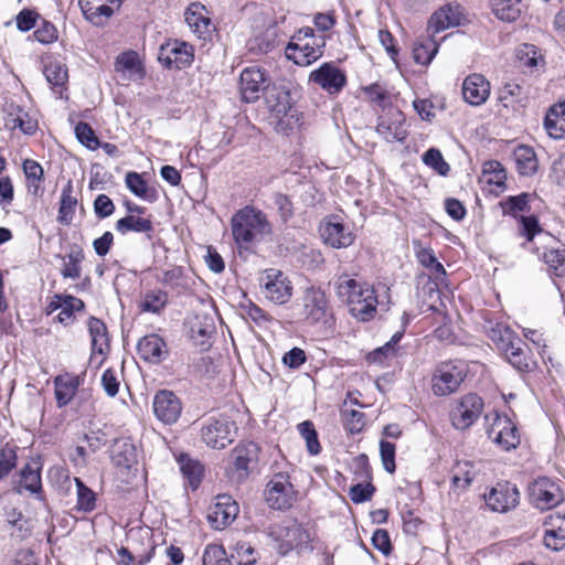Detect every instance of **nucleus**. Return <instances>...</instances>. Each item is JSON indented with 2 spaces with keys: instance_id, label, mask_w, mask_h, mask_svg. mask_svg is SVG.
I'll return each instance as SVG.
<instances>
[{
  "instance_id": "f257e3e1",
  "label": "nucleus",
  "mask_w": 565,
  "mask_h": 565,
  "mask_svg": "<svg viewBox=\"0 0 565 565\" xmlns=\"http://www.w3.org/2000/svg\"><path fill=\"white\" fill-rule=\"evenodd\" d=\"M337 295L347 302L350 313L361 321H369L376 312L377 298L373 287L359 284L348 276L339 277Z\"/></svg>"
},
{
  "instance_id": "f03ea898",
  "label": "nucleus",
  "mask_w": 565,
  "mask_h": 565,
  "mask_svg": "<svg viewBox=\"0 0 565 565\" xmlns=\"http://www.w3.org/2000/svg\"><path fill=\"white\" fill-rule=\"evenodd\" d=\"M232 233L236 243H260L271 234V225L265 213L245 206L232 217Z\"/></svg>"
},
{
  "instance_id": "7ed1b4c3",
  "label": "nucleus",
  "mask_w": 565,
  "mask_h": 565,
  "mask_svg": "<svg viewBox=\"0 0 565 565\" xmlns=\"http://www.w3.org/2000/svg\"><path fill=\"white\" fill-rule=\"evenodd\" d=\"M269 118L277 132L289 135L300 125V114L292 106L291 95L285 87H273L266 96Z\"/></svg>"
},
{
  "instance_id": "20e7f679",
  "label": "nucleus",
  "mask_w": 565,
  "mask_h": 565,
  "mask_svg": "<svg viewBox=\"0 0 565 565\" xmlns=\"http://www.w3.org/2000/svg\"><path fill=\"white\" fill-rule=\"evenodd\" d=\"M270 536L275 541V548L280 555L292 550L307 547L311 541L310 533L301 524L289 520L270 529Z\"/></svg>"
},
{
  "instance_id": "39448f33",
  "label": "nucleus",
  "mask_w": 565,
  "mask_h": 565,
  "mask_svg": "<svg viewBox=\"0 0 565 565\" xmlns=\"http://www.w3.org/2000/svg\"><path fill=\"white\" fill-rule=\"evenodd\" d=\"M237 427L227 416L209 418L201 428L202 441L213 449H224L234 441Z\"/></svg>"
},
{
  "instance_id": "423d86ee",
  "label": "nucleus",
  "mask_w": 565,
  "mask_h": 565,
  "mask_svg": "<svg viewBox=\"0 0 565 565\" xmlns=\"http://www.w3.org/2000/svg\"><path fill=\"white\" fill-rule=\"evenodd\" d=\"M274 466V475L267 483L265 490V499L268 505L275 510L289 509L296 498L294 486L290 482L288 471L276 470Z\"/></svg>"
},
{
  "instance_id": "0eeeda50",
  "label": "nucleus",
  "mask_w": 565,
  "mask_h": 565,
  "mask_svg": "<svg viewBox=\"0 0 565 565\" xmlns=\"http://www.w3.org/2000/svg\"><path fill=\"white\" fill-rule=\"evenodd\" d=\"M467 375L461 362H445L437 366L431 377V388L437 396H447L455 393Z\"/></svg>"
},
{
  "instance_id": "6e6552de",
  "label": "nucleus",
  "mask_w": 565,
  "mask_h": 565,
  "mask_svg": "<svg viewBox=\"0 0 565 565\" xmlns=\"http://www.w3.org/2000/svg\"><path fill=\"white\" fill-rule=\"evenodd\" d=\"M302 301V316L308 324H328L332 318V310L324 291L318 287L306 288Z\"/></svg>"
},
{
  "instance_id": "1a4fd4ad",
  "label": "nucleus",
  "mask_w": 565,
  "mask_h": 565,
  "mask_svg": "<svg viewBox=\"0 0 565 565\" xmlns=\"http://www.w3.org/2000/svg\"><path fill=\"white\" fill-rule=\"evenodd\" d=\"M265 298L276 305H285L292 297V284L288 276L279 269H265L259 278Z\"/></svg>"
},
{
  "instance_id": "9d476101",
  "label": "nucleus",
  "mask_w": 565,
  "mask_h": 565,
  "mask_svg": "<svg viewBox=\"0 0 565 565\" xmlns=\"http://www.w3.org/2000/svg\"><path fill=\"white\" fill-rule=\"evenodd\" d=\"M158 60L168 68L183 70L192 64L194 47L183 41L170 40L160 46Z\"/></svg>"
},
{
  "instance_id": "9b49d317",
  "label": "nucleus",
  "mask_w": 565,
  "mask_h": 565,
  "mask_svg": "<svg viewBox=\"0 0 565 565\" xmlns=\"http://www.w3.org/2000/svg\"><path fill=\"white\" fill-rule=\"evenodd\" d=\"M529 490L532 503L541 510L553 509L564 500L559 486L546 477L534 480Z\"/></svg>"
},
{
  "instance_id": "f8f14e48",
  "label": "nucleus",
  "mask_w": 565,
  "mask_h": 565,
  "mask_svg": "<svg viewBox=\"0 0 565 565\" xmlns=\"http://www.w3.org/2000/svg\"><path fill=\"white\" fill-rule=\"evenodd\" d=\"M309 82L329 95H338L347 85V75L332 62H324L309 75Z\"/></svg>"
},
{
  "instance_id": "ddd939ff",
  "label": "nucleus",
  "mask_w": 565,
  "mask_h": 565,
  "mask_svg": "<svg viewBox=\"0 0 565 565\" xmlns=\"http://www.w3.org/2000/svg\"><path fill=\"white\" fill-rule=\"evenodd\" d=\"M326 38L313 39V42L290 41L286 46V57L299 66H308L319 60L324 52Z\"/></svg>"
},
{
  "instance_id": "4468645a",
  "label": "nucleus",
  "mask_w": 565,
  "mask_h": 565,
  "mask_svg": "<svg viewBox=\"0 0 565 565\" xmlns=\"http://www.w3.org/2000/svg\"><path fill=\"white\" fill-rule=\"evenodd\" d=\"M484 501L492 511L504 513L516 508L520 502V492L514 483L498 482L484 494Z\"/></svg>"
},
{
  "instance_id": "2eb2a0df",
  "label": "nucleus",
  "mask_w": 565,
  "mask_h": 565,
  "mask_svg": "<svg viewBox=\"0 0 565 565\" xmlns=\"http://www.w3.org/2000/svg\"><path fill=\"white\" fill-rule=\"evenodd\" d=\"M483 401L477 394L465 395L450 413L452 425L460 430L469 428L481 415Z\"/></svg>"
},
{
  "instance_id": "dca6fc26",
  "label": "nucleus",
  "mask_w": 565,
  "mask_h": 565,
  "mask_svg": "<svg viewBox=\"0 0 565 565\" xmlns=\"http://www.w3.org/2000/svg\"><path fill=\"white\" fill-rule=\"evenodd\" d=\"M376 131L387 142H403L407 138V129L405 127L404 114L391 108L384 115L379 117Z\"/></svg>"
},
{
  "instance_id": "f3484780",
  "label": "nucleus",
  "mask_w": 565,
  "mask_h": 565,
  "mask_svg": "<svg viewBox=\"0 0 565 565\" xmlns=\"http://www.w3.org/2000/svg\"><path fill=\"white\" fill-rule=\"evenodd\" d=\"M152 407L156 417L166 425L177 423L182 413L180 398L172 391L168 390L156 393Z\"/></svg>"
},
{
  "instance_id": "a211bd4d",
  "label": "nucleus",
  "mask_w": 565,
  "mask_h": 565,
  "mask_svg": "<svg viewBox=\"0 0 565 565\" xmlns=\"http://www.w3.org/2000/svg\"><path fill=\"white\" fill-rule=\"evenodd\" d=\"M233 472L238 481L244 480L258 462L259 447L255 443L237 445L232 451Z\"/></svg>"
},
{
  "instance_id": "6ab92c4d",
  "label": "nucleus",
  "mask_w": 565,
  "mask_h": 565,
  "mask_svg": "<svg viewBox=\"0 0 565 565\" xmlns=\"http://www.w3.org/2000/svg\"><path fill=\"white\" fill-rule=\"evenodd\" d=\"M267 78L265 72L257 67H246L239 77V92L242 99L246 103L256 102L260 93L266 88Z\"/></svg>"
},
{
  "instance_id": "aec40b11",
  "label": "nucleus",
  "mask_w": 565,
  "mask_h": 565,
  "mask_svg": "<svg viewBox=\"0 0 565 565\" xmlns=\"http://www.w3.org/2000/svg\"><path fill=\"white\" fill-rule=\"evenodd\" d=\"M238 514V505L228 495H218L216 502L209 509L207 521L215 530L230 525Z\"/></svg>"
},
{
  "instance_id": "412c9836",
  "label": "nucleus",
  "mask_w": 565,
  "mask_h": 565,
  "mask_svg": "<svg viewBox=\"0 0 565 565\" xmlns=\"http://www.w3.org/2000/svg\"><path fill=\"white\" fill-rule=\"evenodd\" d=\"M488 434L504 450L516 448L520 444L518 427L508 416H497Z\"/></svg>"
},
{
  "instance_id": "4be33fe9",
  "label": "nucleus",
  "mask_w": 565,
  "mask_h": 565,
  "mask_svg": "<svg viewBox=\"0 0 565 565\" xmlns=\"http://www.w3.org/2000/svg\"><path fill=\"white\" fill-rule=\"evenodd\" d=\"M490 82L481 74L468 75L462 83L463 99L471 106L483 105L490 96Z\"/></svg>"
},
{
  "instance_id": "5701e85b",
  "label": "nucleus",
  "mask_w": 565,
  "mask_h": 565,
  "mask_svg": "<svg viewBox=\"0 0 565 565\" xmlns=\"http://www.w3.org/2000/svg\"><path fill=\"white\" fill-rule=\"evenodd\" d=\"M184 20L190 30L199 38L205 40L213 32V26L206 8L200 2L191 3L185 12Z\"/></svg>"
},
{
  "instance_id": "b1692460",
  "label": "nucleus",
  "mask_w": 565,
  "mask_h": 565,
  "mask_svg": "<svg viewBox=\"0 0 565 565\" xmlns=\"http://www.w3.org/2000/svg\"><path fill=\"white\" fill-rule=\"evenodd\" d=\"M320 235L329 247H350L355 239L352 231L341 222L329 220L320 226Z\"/></svg>"
},
{
  "instance_id": "393cba45",
  "label": "nucleus",
  "mask_w": 565,
  "mask_h": 565,
  "mask_svg": "<svg viewBox=\"0 0 565 565\" xmlns=\"http://www.w3.org/2000/svg\"><path fill=\"white\" fill-rule=\"evenodd\" d=\"M544 545L553 551H561L565 546V512L556 511L546 516Z\"/></svg>"
},
{
  "instance_id": "a878e982",
  "label": "nucleus",
  "mask_w": 565,
  "mask_h": 565,
  "mask_svg": "<svg viewBox=\"0 0 565 565\" xmlns=\"http://www.w3.org/2000/svg\"><path fill=\"white\" fill-rule=\"evenodd\" d=\"M140 358L151 363H160L168 356L167 344L158 334H148L141 338L137 344Z\"/></svg>"
},
{
  "instance_id": "bb28decb",
  "label": "nucleus",
  "mask_w": 565,
  "mask_h": 565,
  "mask_svg": "<svg viewBox=\"0 0 565 565\" xmlns=\"http://www.w3.org/2000/svg\"><path fill=\"white\" fill-rule=\"evenodd\" d=\"M529 86L523 79H510L499 90V100L504 107L524 105L529 97Z\"/></svg>"
},
{
  "instance_id": "cd10ccee",
  "label": "nucleus",
  "mask_w": 565,
  "mask_h": 565,
  "mask_svg": "<svg viewBox=\"0 0 565 565\" xmlns=\"http://www.w3.org/2000/svg\"><path fill=\"white\" fill-rule=\"evenodd\" d=\"M543 125L551 138H565V100H561L547 109Z\"/></svg>"
},
{
  "instance_id": "c85d7f7f",
  "label": "nucleus",
  "mask_w": 565,
  "mask_h": 565,
  "mask_svg": "<svg viewBox=\"0 0 565 565\" xmlns=\"http://www.w3.org/2000/svg\"><path fill=\"white\" fill-rule=\"evenodd\" d=\"M191 340L198 345H205L207 339L215 332L213 318L207 313H196L189 320Z\"/></svg>"
},
{
  "instance_id": "c756f323",
  "label": "nucleus",
  "mask_w": 565,
  "mask_h": 565,
  "mask_svg": "<svg viewBox=\"0 0 565 565\" xmlns=\"http://www.w3.org/2000/svg\"><path fill=\"white\" fill-rule=\"evenodd\" d=\"M11 111L6 118L4 126L9 129L19 128L23 134L32 136L36 132L39 124L36 118L20 106L11 105Z\"/></svg>"
},
{
  "instance_id": "7c9ffc66",
  "label": "nucleus",
  "mask_w": 565,
  "mask_h": 565,
  "mask_svg": "<svg viewBox=\"0 0 565 565\" xmlns=\"http://www.w3.org/2000/svg\"><path fill=\"white\" fill-rule=\"evenodd\" d=\"M115 68L118 73H128V78L132 81L142 79L145 70L139 55L135 51H127L119 54L116 58Z\"/></svg>"
},
{
  "instance_id": "2f4dec72",
  "label": "nucleus",
  "mask_w": 565,
  "mask_h": 565,
  "mask_svg": "<svg viewBox=\"0 0 565 565\" xmlns=\"http://www.w3.org/2000/svg\"><path fill=\"white\" fill-rule=\"evenodd\" d=\"M513 158L518 172L524 177L533 175L539 168V161L534 149L530 146L520 145L513 151Z\"/></svg>"
},
{
  "instance_id": "473e14b6",
  "label": "nucleus",
  "mask_w": 565,
  "mask_h": 565,
  "mask_svg": "<svg viewBox=\"0 0 565 565\" xmlns=\"http://www.w3.org/2000/svg\"><path fill=\"white\" fill-rule=\"evenodd\" d=\"M84 17L95 25H102L117 9L114 6L96 3L95 0L78 1Z\"/></svg>"
},
{
  "instance_id": "72a5a7b5",
  "label": "nucleus",
  "mask_w": 565,
  "mask_h": 565,
  "mask_svg": "<svg viewBox=\"0 0 565 565\" xmlns=\"http://www.w3.org/2000/svg\"><path fill=\"white\" fill-rule=\"evenodd\" d=\"M125 182L129 191L136 196L150 203H153L158 200L157 190L150 188L140 173L135 171L128 172L126 174Z\"/></svg>"
},
{
  "instance_id": "f704fd0d",
  "label": "nucleus",
  "mask_w": 565,
  "mask_h": 565,
  "mask_svg": "<svg viewBox=\"0 0 565 565\" xmlns=\"http://www.w3.org/2000/svg\"><path fill=\"white\" fill-rule=\"evenodd\" d=\"M88 331L92 338L93 353L105 354L109 348V339L106 324L98 318L88 319Z\"/></svg>"
},
{
  "instance_id": "c9c22d12",
  "label": "nucleus",
  "mask_w": 565,
  "mask_h": 565,
  "mask_svg": "<svg viewBox=\"0 0 565 565\" xmlns=\"http://www.w3.org/2000/svg\"><path fill=\"white\" fill-rule=\"evenodd\" d=\"M508 361L519 371H526L530 366V358L525 343L516 337L513 342L503 351Z\"/></svg>"
},
{
  "instance_id": "e433bc0d",
  "label": "nucleus",
  "mask_w": 565,
  "mask_h": 565,
  "mask_svg": "<svg viewBox=\"0 0 565 565\" xmlns=\"http://www.w3.org/2000/svg\"><path fill=\"white\" fill-rule=\"evenodd\" d=\"M476 475L477 471L471 462L458 461L452 469V487L460 491L466 490L476 478Z\"/></svg>"
},
{
  "instance_id": "4c0bfd02",
  "label": "nucleus",
  "mask_w": 565,
  "mask_h": 565,
  "mask_svg": "<svg viewBox=\"0 0 565 565\" xmlns=\"http://www.w3.org/2000/svg\"><path fill=\"white\" fill-rule=\"evenodd\" d=\"M168 294L161 289L148 290L143 294L140 308L145 312L159 315L168 303Z\"/></svg>"
},
{
  "instance_id": "58836bf2",
  "label": "nucleus",
  "mask_w": 565,
  "mask_h": 565,
  "mask_svg": "<svg viewBox=\"0 0 565 565\" xmlns=\"http://www.w3.org/2000/svg\"><path fill=\"white\" fill-rule=\"evenodd\" d=\"M55 384V398L58 407L66 406L75 396L78 388L77 377L63 380L57 376L54 381Z\"/></svg>"
},
{
  "instance_id": "ea45409f",
  "label": "nucleus",
  "mask_w": 565,
  "mask_h": 565,
  "mask_svg": "<svg viewBox=\"0 0 565 565\" xmlns=\"http://www.w3.org/2000/svg\"><path fill=\"white\" fill-rule=\"evenodd\" d=\"M43 74L50 85L58 88L64 87L68 78L66 66L57 60L46 61Z\"/></svg>"
},
{
  "instance_id": "a19ab883",
  "label": "nucleus",
  "mask_w": 565,
  "mask_h": 565,
  "mask_svg": "<svg viewBox=\"0 0 565 565\" xmlns=\"http://www.w3.org/2000/svg\"><path fill=\"white\" fill-rule=\"evenodd\" d=\"M77 199L73 196V184L68 181L63 186L60 201L58 218L63 223H70L75 214Z\"/></svg>"
},
{
  "instance_id": "79ce46f5",
  "label": "nucleus",
  "mask_w": 565,
  "mask_h": 565,
  "mask_svg": "<svg viewBox=\"0 0 565 565\" xmlns=\"http://www.w3.org/2000/svg\"><path fill=\"white\" fill-rule=\"evenodd\" d=\"M523 0H492L495 17L502 21H515L520 14V4Z\"/></svg>"
},
{
  "instance_id": "37998d69",
  "label": "nucleus",
  "mask_w": 565,
  "mask_h": 565,
  "mask_svg": "<svg viewBox=\"0 0 565 565\" xmlns=\"http://www.w3.org/2000/svg\"><path fill=\"white\" fill-rule=\"evenodd\" d=\"M439 44L431 38L417 41L414 44L413 56L416 63L428 65L438 52Z\"/></svg>"
},
{
  "instance_id": "c03bdc74",
  "label": "nucleus",
  "mask_w": 565,
  "mask_h": 565,
  "mask_svg": "<svg viewBox=\"0 0 565 565\" xmlns=\"http://www.w3.org/2000/svg\"><path fill=\"white\" fill-rule=\"evenodd\" d=\"M547 271L556 277H565V249H544L540 255Z\"/></svg>"
},
{
  "instance_id": "a18cd8bd",
  "label": "nucleus",
  "mask_w": 565,
  "mask_h": 565,
  "mask_svg": "<svg viewBox=\"0 0 565 565\" xmlns=\"http://www.w3.org/2000/svg\"><path fill=\"white\" fill-rule=\"evenodd\" d=\"M111 459L118 467L130 468L137 462V450L130 443H117L115 445Z\"/></svg>"
},
{
  "instance_id": "49530a36",
  "label": "nucleus",
  "mask_w": 565,
  "mask_h": 565,
  "mask_svg": "<svg viewBox=\"0 0 565 565\" xmlns=\"http://www.w3.org/2000/svg\"><path fill=\"white\" fill-rule=\"evenodd\" d=\"M84 301L71 295H65L63 306L60 309V313L56 319L64 326H70L75 321V312L84 310Z\"/></svg>"
},
{
  "instance_id": "de8ad7c7",
  "label": "nucleus",
  "mask_w": 565,
  "mask_h": 565,
  "mask_svg": "<svg viewBox=\"0 0 565 565\" xmlns=\"http://www.w3.org/2000/svg\"><path fill=\"white\" fill-rule=\"evenodd\" d=\"M458 23L457 18L454 15L451 8L445 7L436 11L429 19L428 31L439 33L449 26Z\"/></svg>"
},
{
  "instance_id": "09e8293b",
  "label": "nucleus",
  "mask_w": 565,
  "mask_h": 565,
  "mask_svg": "<svg viewBox=\"0 0 565 565\" xmlns=\"http://www.w3.org/2000/svg\"><path fill=\"white\" fill-rule=\"evenodd\" d=\"M152 228V223L148 218H143L135 215H127L116 223V230L126 234L128 232L146 233Z\"/></svg>"
},
{
  "instance_id": "8fccbe9b",
  "label": "nucleus",
  "mask_w": 565,
  "mask_h": 565,
  "mask_svg": "<svg viewBox=\"0 0 565 565\" xmlns=\"http://www.w3.org/2000/svg\"><path fill=\"white\" fill-rule=\"evenodd\" d=\"M482 175L484 182L495 186H503L507 180V173L503 166L497 160L486 161L482 166Z\"/></svg>"
},
{
  "instance_id": "3c124183",
  "label": "nucleus",
  "mask_w": 565,
  "mask_h": 565,
  "mask_svg": "<svg viewBox=\"0 0 565 565\" xmlns=\"http://www.w3.org/2000/svg\"><path fill=\"white\" fill-rule=\"evenodd\" d=\"M180 469L183 476L189 480L191 488L196 489L203 475V467L200 465V462L182 455L180 457Z\"/></svg>"
},
{
  "instance_id": "603ef678",
  "label": "nucleus",
  "mask_w": 565,
  "mask_h": 565,
  "mask_svg": "<svg viewBox=\"0 0 565 565\" xmlns=\"http://www.w3.org/2000/svg\"><path fill=\"white\" fill-rule=\"evenodd\" d=\"M418 262L429 269V275L436 280H440L446 276V270L441 263L435 255L430 253V249H418L417 252Z\"/></svg>"
},
{
  "instance_id": "864d4df0",
  "label": "nucleus",
  "mask_w": 565,
  "mask_h": 565,
  "mask_svg": "<svg viewBox=\"0 0 565 565\" xmlns=\"http://www.w3.org/2000/svg\"><path fill=\"white\" fill-rule=\"evenodd\" d=\"M531 195L529 193H521L507 198L500 202L504 214L516 216L520 212H526L529 210V202Z\"/></svg>"
},
{
  "instance_id": "5fc2aeb1",
  "label": "nucleus",
  "mask_w": 565,
  "mask_h": 565,
  "mask_svg": "<svg viewBox=\"0 0 565 565\" xmlns=\"http://www.w3.org/2000/svg\"><path fill=\"white\" fill-rule=\"evenodd\" d=\"M203 565H233V559L226 556L222 545L209 544L202 556Z\"/></svg>"
},
{
  "instance_id": "6e6d98bb",
  "label": "nucleus",
  "mask_w": 565,
  "mask_h": 565,
  "mask_svg": "<svg viewBox=\"0 0 565 565\" xmlns=\"http://www.w3.org/2000/svg\"><path fill=\"white\" fill-rule=\"evenodd\" d=\"M423 162L443 177H446L450 171L449 164L444 160L441 152L436 148H430L423 154Z\"/></svg>"
},
{
  "instance_id": "4d7b16f0",
  "label": "nucleus",
  "mask_w": 565,
  "mask_h": 565,
  "mask_svg": "<svg viewBox=\"0 0 565 565\" xmlns=\"http://www.w3.org/2000/svg\"><path fill=\"white\" fill-rule=\"evenodd\" d=\"M75 484L77 488V508L78 510L90 512L95 508L96 497L95 493L85 486L79 479L75 478Z\"/></svg>"
},
{
  "instance_id": "13d9d810",
  "label": "nucleus",
  "mask_w": 565,
  "mask_h": 565,
  "mask_svg": "<svg viewBox=\"0 0 565 565\" xmlns=\"http://www.w3.org/2000/svg\"><path fill=\"white\" fill-rule=\"evenodd\" d=\"M301 437L306 440L307 449L311 455H318L321 450L318 435L311 422L306 420L298 425Z\"/></svg>"
},
{
  "instance_id": "bf43d9fd",
  "label": "nucleus",
  "mask_w": 565,
  "mask_h": 565,
  "mask_svg": "<svg viewBox=\"0 0 565 565\" xmlns=\"http://www.w3.org/2000/svg\"><path fill=\"white\" fill-rule=\"evenodd\" d=\"M75 135L77 140L90 150H96L99 148V140L95 135L93 128L84 121H79L75 126Z\"/></svg>"
},
{
  "instance_id": "052dcab7",
  "label": "nucleus",
  "mask_w": 565,
  "mask_h": 565,
  "mask_svg": "<svg viewBox=\"0 0 565 565\" xmlns=\"http://www.w3.org/2000/svg\"><path fill=\"white\" fill-rule=\"evenodd\" d=\"M297 252V260L308 270L319 268L324 262L320 249H298Z\"/></svg>"
},
{
  "instance_id": "680f3d73",
  "label": "nucleus",
  "mask_w": 565,
  "mask_h": 565,
  "mask_svg": "<svg viewBox=\"0 0 565 565\" xmlns=\"http://www.w3.org/2000/svg\"><path fill=\"white\" fill-rule=\"evenodd\" d=\"M34 39L42 44L54 43L58 38L56 26L46 20H42L33 32Z\"/></svg>"
},
{
  "instance_id": "e2e57ef3",
  "label": "nucleus",
  "mask_w": 565,
  "mask_h": 565,
  "mask_svg": "<svg viewBox=\"0 0 565 565\" xmlns=\"http://www.w3.org/2000/svg\"><path fill=\"white\" fill-rule=\"evenodd\" d=\"M364 414L362 412L355 409H343L342 411V420L347 430L351 434L360 433L364 425Z\"/></svg>"
},
{
  "instance_id": "0e129e2a",
  "label": "nucleus",
  "mask_w": 565,
  "mask_h": 565,
  "mask_svg": "<svg viewBox=\"0 0 565 565\" xmlns=\"http://www.w3.org/2000/svg\"><path fill=\"white\" fill-rule=\"evenodd\" d=\"M23 171L28 179L29 186H34L36 190L44 175L42 166L35 160L25 159L23 161Z\"/></svg>"
},
{
  "instance_id": "69168bd1",
  "label": "nucleus",
  "mask_w": 565,
  "mask_h": 565,
  "mask_svg": "<svg viewBox=\"0 0 565 565\" xmlns=\"http://www.w3.org/2000/svg\"><path fill=\"white\" fill-rule=\"evenodd\" d=\"M17 465L14 447L6 445L0 448V480L8 476Z\"/></svg>"
},
{
  "instance_id": "338daca9",
  "label": "nucleus",
  "mask_w": 565,
  "mask_h": 565,
  "mask_svg": "<svg viewBox=\"0 0 565 565\" xmlns=\"http://www.w3.org/2000/svg\"><path fill=\"white\" fill-rule=\"evenodd\" d=\"M255 550L246 543H238L235 548V554H232L230 559H233V565H254L256 563Z\"/></svg>"
},
{
  "instance_id": "774afa93",
  "label": "nucleus",
  "mask_w": 565,
  "mask_h": 565,
  "mask_svg": "<svg viewBox=\"0 0 565 565\" xmlns=\"http://www.w3.org/2000/svg\"><path fill=\"white\" fill-rule=\"evenodd\" d=\"M21 478L23 487L32 492L39 493L42 489L41 476L39 470L31 468L30 465H26L21 471Z\"/></svg>"
}]
</instances>
